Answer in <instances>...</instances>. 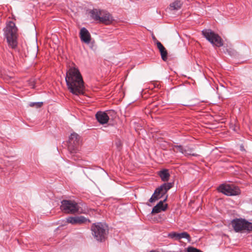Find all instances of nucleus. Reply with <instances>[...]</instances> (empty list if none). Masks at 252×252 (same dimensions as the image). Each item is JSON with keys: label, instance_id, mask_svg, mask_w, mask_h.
Returning a JSON list of instances; mask_svg holds the SVG:
<instances>
[{"label": "nucleus", "instance_id": "nucleus-12", "mask_svg": "<svg viewBox=\"0 0 252 252\" xmlns=\"http://www.w3.org/2000/svg\"><path fill=\"white\" fill-rule=\"evenodd\" d=\"M167 196L163 201H159L152 209V214H157L160 212L162 211H165L167 207V204H163V202H165L167 200Z\"/></svg>", "mask_w": 252, "mask_h": 252}, {"label": "nucleus", "instance_id": "nucleus-9", "mask_svg": "<svg viewBox=\"0 0 252 252\" xmlns=\"http://www.w3.org/2000/svg\"><path fill=\"white\" fill-rule=\"evenodd\" d=\"M172 149L174 152L180 153L183 154L185 157L192 156L194 157L198 156V154L193 153V149L189 146L184 147L181 145H174L172 146Z\"/></svg>", "mask_w": 252, "mask_h": 252}, {"label": "nucleus", "instance_id": "nucleus-13", "mask_svg": "<svg viewBox=\"0 0 252 252\" xmlns=\"http://www.w3.org/2000/svg\"><path fill=\"white\" fill-rule=\"evenodd\" d=\"M113 19L112 16L108 12L102 11L100 16L99 23H103L105 25L111 24Z\"/></svg>", "mask_w": 252, "mask_h": 252}, {"label": "nucleus", "instance_id": "nucleus-25", "mask_svg": "<svg viewBox=\"0 0 252 252\" xmlns=\"http://www.w3.org/2000/svg\"><path fill=\"white\" fill-rule=\"evenodd\" d=\"M153 40L155 42L156 44H157V41H158L156 37L155 36H153L152 37Z\"/></svg>", "mask_w": 252, "mask_h": 252}, {"label": "nucleus", "instance_id": "nucleus-7", "mask_svg": "<svg viewBox=\"0 0 252 252\" xmlns=\"http://www.w3.org/2000/svg\"><path fill=\"white\" fill-rule=\"evenodd\" d=\"M173 186V183H165L160 187L157 188L155 190L154 194L150 198L149 201L151 203L154 202L156 200L163 197Z\"/></svg>", "mask_w": 252, "mask_h": 252}, {"label": "nucleus", "instance_id": "nucleus-6", "mask_svg": "<svg viewBox=\"0 0 252 252\" xmlns=\"http://www.w3.org/2000/svg\"><path fill=\"white\" fill-rule=\"evenodd\" d=\"M203 36L213 45L220 47L223 46V40L218 34L210 29H205L202 31Z\"/></svg>", "mask_w": 252, "mask_h": 252}, {"label": "nucleus", "instance_id": "nucleus-3", "mask_svg": "<svg viewBox=\"0 0 252 252\" xmlns=\"http://www.w3.org/2000/svg\"><path fill=\"white\" fill-rule=\"evenodd\" d=\"M93 236L98 242H103L107 238L108 233V227L102 222L93 223L91 226Z\"/></svg>", "mask_w": 252, "mask_h": 252}, {"label": "nucleus", "instance_id": "nucleus-21", "mask_svg": "<svg viewBox=\"0 0 252 252\" xmlns=\"http://www.w3.org/2000/svg\"><path fill=\"white\" fill-rule=\"evenodd\" d=\"M178 235L179 233L175 232L170 233L168 234V236L170 238L172 239H174L176 240H178Z\"/></svg>", "mask_w": 252, "mask_h": 252}, {"label": "nucleus", "instance_id": "nucleus-14", "mask_svg": "<svg viewBox=\"0 0 252 252\" xmlns=\"http://www.w3.org/2000/svg\"><path fill=\"white\" fill-rule=\"evenodd\" d=\"M80 38L82 41L89 44L91 39L90 33L89 31L85 28H82L80 32Z\"/></svg>", "mask_w": 252, "mask_h": 252}, {"label": "nucleus", "instance_id": "nucleus-22", "mask_svg": "<svg viewBox=\"0 0 252 252\" xmlns=\"http://www.w3.org/2000/svg\"><path fill=\"white\" fill-rule=\"evenodd\" d=\"M42 104V102H31L30 103L29 105L31 107H36V108H39L41 107Z\"/></svg>", "mask_w": 252, "mask_h": 252}, {"label": "nucleus", "instance_id": "nucleus-15", "mask_svg": "<svg viewBox=\"0 0 252 252\" xmlns=\"http://www.w3.org/2000/svg\"><path fill=\"white\" fill-rule=\"evenodd\" d=\"M95 117L97 121L102 125L106 124L109 119L106 113L101 111L97 112L95 114Z\"/></svg>", "mask_w": 252, "mask_h": 252}, {"label": "nucleus", "instance_id": "nucleus-16", "mask_svg": "<svg viewBox=\"0 0 252 252\" xmlns=\"http://www.w3.org/2000/svg\"><path fill=\"white\" fill-rule=\"evenodd\" d=\"M157 46L160 53L161 59L164 61L167 59V51L163 45L159 42L157 41Z\"/></svg>", "mask_w": 252, "mask_h": 252}, {"label": "nucleus", "instance_id": "nucleus-5", "mask_svg": "<svg viewBox=\"0 0 252 252\" xmlns=\"http://www.w3.org/2000/svg\"><path fill=\"white\" fill-rule=\"evenodd\" d=\"M80 136L76 133L73 132L69 138L68 149L71 154H72V158L76 160L77 158L74 154H76L80 148Z\"/></svg>", "mask_w": 252, "mask_h": 252}, {"label": "nucleus", "instance_id": "nucleus-18", "mask_svg": "<svg viewBox=\"0 0 252 252\" xmlns=\"http://www.w3.org/2000/svg\"><path fill=\"white\" fill-rule=\"evenodd\" d=\"M159 175L162 181L164 182L168 181L170 177L169 173L167 169H164L160 171Z\"/></svg>", "mask_w": 252, "mask_h": 252}, {"label": "nucleus", "instance_id": "nucleus-20", "mask_svg": "<svg viewBox=\"0 0 252 252\" xmlns=\"http://www.w3.org/2000/svg\"><path fill=\"white\" fill-rule=\"evenodd\" d=\"M186 238L188 240V242H190L191 238L190 235L186 232H183L180 233H179L178 235V240Z\"/></svg>", "mask_w": 252, "mask_h": 252}, {"label": "nucleus", "instance_id": "nucleus-1", "mask_svg": "<svg viewBox=\"0 0 252 252\" xmlns=\"http://www.w3.org/2000/svg\"><path fill=\"white\" fill-rule=\"evenodd\" d=\"M65 82L70 92L75 95L83 94L84 93V83L79 70L72 67L67 71Z\"/></svg>", "mask_w": 252, "mask_h": 252}, {"label": "nucleus", "instance_id": "nucleus-17", "mask_svg": "<svg viewBox=\"0 0 252 252\" xmlns=\"http://www.w3.org/2000/svg\"><path fill=\"white\" fill-rule=\"evenodd\" d=\"M102 11L97 9H93L90 11L91 17L94 20L99 22Z\"/></svg>", "mask_w": 252, "mask_h": 252}, {"label": "nucleus", "instance_id": "nucleus-4", "mask_svg": "<svg viewBox=\"0 0 252 252\" xmlns=\"http://www.w3.org/2000/svg\"><path fill=\"white\" fill-rule=\"evenodd\" d=\"M231 225L236 232H252V222L245 219H235L231 221Z\"/></svg>", "mask_w": 252, "mask_h": 252}, {"label": "nucleus", "instance_id": "nucleus-2", "mask_svg": "<svg viewBox=\"0 0 252 252\" xmlns=\"http://www.w3.org/2000/svg\"><path fill=\"white\" fill-rule=\"evenodd\" d=\"M17 29L14 23L10 21L4 30V36L8 45L12 49L17 46Z\"/></svg>", "mask_w": 252, "mask_h": 252}, {"label": "nucleus", "instance_id": "nucleus-11", "mask_svg": "<svg viewBox=\"0 0 252 252\" xmlns=\"http://www.w3.org/2000/svg\"><path fill=\"white\" fill-rule=\"evenodd\" d=\"M66 222L72 224H81L87 222H90V220L85 217L80 216L68 217L66 218Z\"/></svg>", "mask_w": 252, "mask_h": 252}, {"label": "nucleus", "instance_id": "nucleus-10", "mask_svg": "<svg viewBox=\"0 0 252 252\" xmlns=\"http://www.w3.org/2000/svg\"><path fill=\"white\" fill-rule=\"evenodd\" d=\"M218 189L227 196L236 195L240 193V190L238 188L229 185H221Z\"/></svg>", "mask_w": 252, "mask_h": 252}, {"label": "nucleus", "instance_id": "nucleus-24", "mask_svg": "<svg viewBox=\"0 0 252 252\" xmlns=\"http://www.w3.org/2000/svg\"><path fill=\"white\" fill-rule=\"evenodd\" d=\"M29 86H30L32 88H35V81L33 79H31L29 80Z\"/></svg>", "mask_w": 252, "mask_h": 252}, {"label": "nucleus", "instance_id": "nucleus-19", "mask_svg": "<svg viewBox=\"0 0 252 252\" xmlns=\"http://www.w3.org/2000/svg\"><path fill=\"white\" fill-rule=\"evenodd\" d=\"M182 3L180 0H176L170 4L171 10H178L181 8Z\"/></svg>", "mask_w": 252, "mask_h": 252}, {"label": "nucleus", "instance_id": "nucleus-8", "mask_svg": "<svg viewBox=\"0 0 252 252\" xmlns=\"http://www.w3.org/2000/svg\"><path fill=\"white\" fill-rule=\"evenodd\" d=\"M61 209L67 214H75L79 211V206L74 201L63 200L61 202Z\"/></svg>", "mask_w": 252, "mask_h": 252}, {"label": "nucleus", "instance_id": "nucleus-26", "mask_svg": "<svg viewBox=\"0 0 252 252\" xmlns=\"http://www.w3.org/2000/svg\"><path fill=\"white\" fill-rule=\"evenodd\" d=\"M240 150L242 151H245V149H244V147L243 145H241L240 147Z\"/></svg>", "mask_w": 252, "mask_h": 252}, {"label": "nucleus", "instance_id": "nucleus-23", "mask_svg": "<svg viewBox=\"0 0 252 252\" xmlns=\"http://www.w3.org/2000/svg\"><path fill=\"white\" fill-rule=\"evenodd\" d=\"M187 251H188V252H202L199 250L197 249L194 248L192 247H189L188 248Z\"/></svg>", "mask_w": 252, "mask_h": 252}]
</instances>
